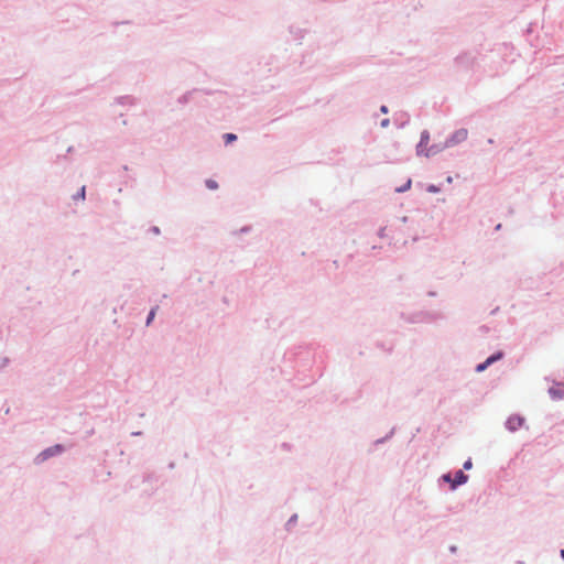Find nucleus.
<instances>
[{"mask_svg": "<svg viewBox=\"0 0 564 564\" xmlns=\"http://www.w3.org/2000/svg\"><path fill=\"white\" fill-rule=\"evenodd\" d=\"M394 433H395V427H392V429L390 430V432H389V433H387V435H386L384 437H388V441H389L390 438H392V436L394 435Z\"/></svg>", "mask_w": 564, "mask_h": 564, "instance_id": "30", "label": "nucleus"}, {"mask_svg": "<svg viewBox=\"0 0 564 564\" xmlns=\"http://www.w3.org/2000/svg\"><path fill=\"white\" fill-rule=\"evenodd\" d=\"M560 556L562 557V560H564V549L560 550Z\"/></svg>", "mask_w": 564, "mask_h": 564, "instance_id": "37", "label": "nucleus"}, {"mask_svg": "<svg viewBox=\"0 0 564 564\" xmlns=\"http://www.w3.org/2000/svg\"><path fill=\"white\" fill-rule=\"evenodd\" d=\"M131 435L132 436H141L142 432L141 431L132 432Z\"/></svg>", "mask_w": 564, "mask_h": 564, "instance_id": "32", "label": "nucleus"}, {"mask_svg": "<svg viewBox=\"0 0 564 564\" xmlns=\"http://www.w3.org/2000/svg\"><path fill=\"white\" fill-rule=\"evenodd\" d=\"M446 148H448L446 141L444 143H434L425 150L424 156H426V158L434 156V155L441 153L442 151H444Z\"/></svg>", "mask_w": 564, "mask_h": 564, "instance_id": "8", "label": "nucleus"}, {"mask_svg": "<svg viewBox=\"0 0 564 564\" xmlns=\"http://www.w3.org/2000/svg\"><path fill=\"white\" fill-rule=\"evenodd\" d=\"M447 182H448V183H451V182H452V177H451V176H448V177H447Z\"/></svg>", "mask_w": 564, "mask_h": 564, "instance_id": "45", "label": "nucleus"}, {"mask_svg": "<svg viewBox=\"0 0 564 564\" xmlns=\"http://www.w3.org/2000/svg\"><path fill=\"white\" fill-rule=\"evenodd\" d=\"M426 191L429 193L436 194V193L441 192V187L435 185V184H429L427 187H426Z\"/></svg>", "mask_w": 564, "mask_h": 564, "instance_id": "22", "label": "nucleus"}, {"mask_svg": "<svg viewBox=\"0 0 564 564\" xmlns=\"http://www.w3.org/2000/svg\"><path fill=\"white\" fill-rule=\"evenodd\" d=\"M65 452H66V447L63 444H55L53 446H50V447L43 449L41 453H39L34 458V464L41 465L44 462H46L47 459H50L52 457L59 456Z\"/></svg>", "mask_w": 564, "mask_h": 564, "instance_id": "2", "label": "nucleus"}, {"mask_svg": "<svg viewBox=\"0 0 564 564\" xmlns=\"http://www.w3.org/2000/svg\"><path fill=\"white\" fill-rule=\"evenodd\" d=\"M94 434V430L87 432V436H91Z\"/></svg>", "mask_w": 564, "mask_h": 564, "instance_id": "40", "label": "nucleus"}, {"mask_svg": "<svg viewBox=\"0 0 564 564\" xmlns=\"http://www.w3.org/2000/svg\"><path fill=\"white\" fill-rule=\"evenodd\" d=\"M547 393L553 401L563 400L564 382H554V384L549 388Z\"/></svg>", "mask_w": 564, "mask_h": 564, "instance_id": "5", "label": "nucleus"}, {"mask_svg": "<svg viewBox=\"0 0 564 564\" xmlns=\"http://www.w3.org/2000/svg\"><path fill=\"white\" fill-rule=\"evenodd\" d=\"M174 467H175V463H174V462H171V463L169 464V468L173 469Z\"/></svg>", "mask_w": 564, "mask_h": 564, "instance_id": "38", "label": "nucleus"}, {"mask_svg": "<svg viewBox=\"0 0 564 564\" xmlns=\"http://www.w3.org/2000/svg\"><path fill=\"white\" fill-rule=\"evenodd\" d=\"M400 317L409 324L433 323L444 318L442 313L431 311H419L410 314L401 313Z\"/></svg>", "mask_w": 564, "mask_h": 564, "instance_id": "1", "label": "nucleus"}, {"mask_svg": "<svg viewBox=\"0 0 564 564\" xmlns=\"http://www.w3.org/2000/svg\"><path fill=\"white\" fill-rule=\"evenodd\" d=\"M377 235L379 238H384L386 237V227L379 228Z\"/></svg>", "mask_w": 564, "mask_h": 564, "instance_id": "27", "label": "nucleus"}, {"mask_svg": "<svg viewBox=\"0 0 564 564\" xmlns=\"http://www.w3.org/2000/svg\"><path fill=\"white\" fill-rule=\"evenodd\" d=\"M412 186V180L408 178V181L402 185L395 188L397 193H405L408 192Z\"/></svg>", "mask_w": 564, "mask_h": 564, "instance_id": "17", "label": "nucleus"}, {"mask_svg": "<svg viewBox=\"0 0 564 564\" xmlns=\"http://www.w3.org/2000/svg\"><path fill=\"white\" fill-rule=\"evenodd\" d=\"M223 139H224L225 144L229 145V144L234 143L235 141H237L238 137L235 133L227 132L223 135Z\"/></svg>", "mask_w": 564, "mask_h": 564, "instance_id": "15", "label": "nucleus"}, {"mask_svg": "<svg viewBox=\"0 0 564 564\" xmlns=\"http://www.w3.org/2000/svg\"><path fill=\"white\" fill-rule=\"evenodd\" d=\"M500 228H501V224H498V225L496 226V230H499Z\"/></svg>", "mask_w": 564, "mask_h": 564, "instance_id": "42", "label": "nucleus"}, {"mask_svg": "<svg viewBox=\"0 0 564 564\" xmlns=\"http://www.w3.org/2000/svg\"><path fill=\"white\" fill-rule=\"evenodd\" d=\"M430 142V132L427 130H423L420 135V141L416 144V155H424L425 150L427 149V144Z\"/></svg>", "mask_w": 564, "mask_h": 564, "instance_id": "6", "label": "nucleus"}, {"mask_svg": "<svg viewBox=\"0 0 564 564\" xmlns=\"http://www.w3.org/2000/svg\"><path fill=\"white\" fill-rule=\"evenodd\" d=\"M410 121V116L406 112H401L399 116L394 117V124L399 129H403Z\"/></svg>", "mask_w": 564, "mask_h": 564, "instance_id": "10", "label": "nucleus"}, {"mask_svg": "<svg viewBox=\"0 0 564 564\" xmlns=\"http://www.w3.org/2000/svg\"><path fill=\"white\" fill-rule=\"evenodd\" d=\"M440 481L446 482L449 485V489L452 490V484L454 481L452 473H445L440 477Z\"/></svg>", "mask_w": 564, "mask_h": 564, "instance_id": "16", "label": "nucleus"}, {"mask_svg": "<svg viewBox=\"0 0 564 564\" xmlns=\"http://www.w3.org/2000/svg\"><path fill=\"white\" fill-rule=\"evenodd\" d=\"M387 442H388V437H384V436H383V437H381V438L376 440V441L373 442V444H372V445H373V446H379V445L384 444V443H387Z\"/></svg>", "mask_w": 564, "mask_h": 564, "instance_id": "26", "label": "nucleus"}, {"mask_svg": "<svg viewBox=\"0 0 564 564\" xmlns=\"http://www.w3.org/2000/svg\"><path fill=\"white\" fill-rule=\"evenodd\" d=\"M427 295H429V296H436V292H435V291H429V292H427Z\"/></svg>", "mask_w": 564, "mask_h": 564, "instance_id": "35", "label": "nucleus"}, {"mask_svg": "<svg viewBox=\"0 0 564 564\" xmlns=\"http://www.w3.org/2000/svg\"><path fill=\"white\" fill-rule=\"evenodd\" d=\"M505 357V352L502 350H497L495 351L494 354H491L490 356H488L487 358L492 362H497L501 359H503Z\"/></svg>", "mask_w": 564, "mask_h": 564, "instance_id": "14", "label": "nucleus"}, {"mask_svg": "<svg viewBox=\"0 0 564 564\" xmlns=\"http://www.w3.org/2000/svg\"><path fill=\"white\" fill-rule=\"evenodd\" d=\"M485 364L488 367H490L491 365H494L488 358L485 359Z\"/></svg>", "mask_w": 564, "mask_h": 564, "instance_id": "33", "label": "nucleus"}, {"mask_svg": "<svg viewBox=\"0 0 564 564\" xmlns=\"http://www.w3.org/2000/svg\"><path fill=\"white\" fill-rule=\"evenodd\" d=\"M150 231L154 235H160L161 234V229L158 227V226H152L150 228Z\"/></svg>", "mask_w": 564, "mask_h": 564, "instance_id": "28", "label": "nucleus"}, {"mask_svg": "<svg viewBox=\"0 0 564 564\" xmlns=\"http://www.w3.org/2000/svg\"><path fill=\"white\" fill-rule=\"evenodd\" d=\"M488 143H489V144H492V143H494V140H492V139H488Z\"/></svg>", "mask_w": 564, "mask_h": 564, "instance_id": "44", "label": "nucleus"}, {"mask_svg": "<svg viewBox=\"0 0 564 564\" xmlns=\"http://www.w3.org/2000/svg\"><path fill=\"white\" fill-rule=\"evenodd\" d=\"M453 479L452 490H456L459 486H463L468 481L469 476L465 474L464 470L458 469L455 471Z\"/></svg>", "mask_w": 564, "mask_h": 564, "instance_id": "7", "label": "nucleus"}, {"mask_svg": "<svg viewBox=\"0 0 564 564\" xmlns=\"http://www.w3.org/2000/svg\"><path fill=\"white\" fill-rule=\"evenodd\" d=\"M498 310H499L498 307H497V308H495V310L491 312V314H497V311H498Z\"/></svg>", "mask_w": 564, "mask_h": 564, "instance_id": "43", "label": "nucleus"}, {"mask_svg": "<svg viewBox=\"0 0 564 564\" xmlns=\"http://www.w3.org/2000/svg\"><path fill=\"white\" fill-rule=\"evenodd\" d=\"M390 124V119H382L380 122L381 128H387Z\"/></svg>", "mask_w": 564, "mask_h": 564, "instance_id": "29", "label": "nucleus"}, {"mask_svg": "<svg viewBox=\"0 0 564 564\" xmlns=\"http://www.w3.org/2000/svg\"><path fill=\"white\" fill-rule=\"evenodd\" d=\"M380 112H381V113H384V115H386V113H388V112H389V108H388V106H386V105H381V106H380Z\"/></svg>", "mask_w": 564, "mask_h": 564, "instance_id": "31", "label": "nucleus"}, {"mask_svg": "<svg viewBox=\"0 0 564 564\" xmlns=\"http://www.w3.org/2000/svg\"><path fill=\"white\" fill-rule=\"evenodd\" d=\"M486 369H487V366H486L485 361L479 362L475 367V371L478 372V373L484 372Z\"/></svg>", "mask_w": 564, "mask_h": 564, "instance_id": "23", "label": "nucleus"}, {"mask_svg": "<svg viewBox=\"0 0 564 564\" xmlns=\"http://www.w3.org/2000/svg\"><path fill=\"white\" fill-rule=\"evenodd\" d=\"M525 423V417L520 414H511L505 422V427L511 432H517Z\"/></svg>", "mask_w": 564, "mask_h": 564, "instance_id": "3", "label": "nucleus"}, {"mask_svg": "<svg viewBox=\"0 0 564 564\" xmlns=\"http://www.w3.org/2000/svg\"><path fill=\"white\" fill-rule=\"evenodd\" d=\"M474 57L470 54L464 53L455 58V63L460 66L468 67L473 64Z\"/></svg>", "mask_w": 564, "mask_h": 564, "instance_id": "9", "label": "nucleus"}, {"mask_svg": "<svg viewBox=\"0 0 564 564\" xmlns=\"http://www.w3.org/2000/svg\"><path fill=\"white\" fill-rule=\"evenodd\" d=\"M297 522V514L294 513L290 517V519L285 523V529L289 531L293 525H295Z\"/></svg>", "mask_w": 564, "mask_h": 564, "instance_id": "19", "label": "nucleus"}, {"mask_svg": "<svg viewBox=\"0 0 564 564\" xmlns=\"http://www.w3.org/2000/svg\"><path fill=\"white\" fill-rule=\"evenodd\" d=\"M463 468H464V470H469V469L473 468V460H471V458H468V459H466L464 462Z\"/></svg>", "mask_w": 564, "mask_h": 564, "instance_id": "24", "label": "nucleus"}, {"mask_svg": "<svg viewBox=\"0 0 564 564\" xmlns=\"http://www.w3.org/2000/svg\"><path fill=\"white\" fill-rule=\"evenodd\" d=\"M85 198H86V186L84 185L78 189V192L75 195H73V199L74 200H78V199L84 200Z\"/></svg>", "mask_w": 564, "mask_h": 564, "instance_id": "18", "label": "nucleus"}, {"mask_svg": "<svg viewBox=\"0 0 564 564\" xmlns=\"http://www.w3.org/2000/svg\"><path fill=\"white\" fill-rule=\"evenodd\" d=\"M408 220H409V217H408V216H403V217H401V221H402V223H404V224H405V223H408Z\"/></svg>", "mask_w": 564, "mask_h": 564, "instance_id": "34", "label": "nucleus"}, {"mask_svg": "<svg viewBox=\"0 0 564 564\" xmlns=\"http://www.w3.org/2000/svg\"><path fill=\"white\" fill-rule=\"evenodd\" d=\"M205 185L208 189H213V191H215L219 187L218 183L212 178L206 180Z\"/></svg>", "mask_w": 564, "mask_h": 564, "instance_id": "20", "label": "nucleus"}, {"mask_svg": "<svg viewBox=\"0 0 564 564\" xmlns=\"http://www.w3.org/2000/svg\"><path fill=\"white\" fill-rule=\"evenodd\" d=\"M467 135H468V131L467 129L465 128H460L456 131H454L447 139H446V143L448 145V148L451 147H454L456 144H459L462 143L463 141H465L467 139Z\"/></svg>", "mask_w": 564, "mask_h": 564, "instance_id": "4", "label": "nucleus"}, {"mask_svg": "<svg viewBox=\"0 0 564 564\" xmlns=\"http://www.w3.org/2000/svg\"><path fill=\"white\" fill-rule=\"evenodd\" d=\"M159 310V305H155L153 306L149 313H148V316H147V319H145V325L147 326H150L151 323L153 322V319L155 318V315H156V311Z\"/></svg>", "mask_w": 564, "mask_h": 564, "instance_id": "13", "label": "nucleus"}, {"mask_svg": "<svg viewBox=\"0 0 564 564\" xmlns=\"http://www.w3.org/2000/svg\"><path fill=\"white\" fill-rule=\"evenodd\" d=\"M195 91H196V89L191 90V91H186L185 94H183L182 96L178 97L177 102L181 104V105L188 104L191 101V99H192L193 93H195Z\"/></svg>", "mask_w": 564, "mask_h": 564, "instance_id": "12", "label": "nucleus"}, {"mask_svg": "<svg viewBox=\"0 0 564 564\" xmlns=\"http://www.w3.org/2000/svg\"><path fill=\"white\" fill-rule=\"evenodd\" d=\"M456 550H457V546H455V545H452V546L449 547V551H451L452 553H455V552H456Z\"/></svg>", "mask_w": 564, "mask_h": 564, "instance_id": "36", "label": "nucleus"}, {"mask_svg": "<svg viewBox=\"0 0 564 564\" xmlns=\"http://www.w3.org/2000/svg\"><path fill=\"white\" fill-rule=\"evenodd\" d=\"M290 32L292 34H295V36L299 37V39L303 37L302 30H300V29L294 30L293 26H290Z\"/></svg>", "mask_w": 564, "mask_h": 564, "instance_id": "25", "label": "nucleus"}, {"mask_svg": "<svg viewBox=\"0 0 564 564\" xmlns=\"http://www.w3.org/2000/svg\"><path fill=\"white\" fill-rule=\"evenodd\" d=\"M251 230H252V226L246 225V226L241 227L239 230H235L232 234L234 235H245V234H249Z\"/></svg>", "mask_w": 564, "mask_h": 564, "instance_id": "21", "label": "nucleus"}, {"mask_svg": "<svg viewBox=\"0 0 564 564\" xmlns=\"http://www.w3.org/2000/svg\"><path fill=\"white\" fill-rule=\"evenodd\" d=\"M8 364H9V358H4V359H3V365L6 366V365H8Z\"/></svg>", "mask_w": 564, "mask_h": 564, "instance_id": "39", "label": "nucleus"}, {"mask_svg": "<svg viewBox=\"0 0 564 564\" xmlns=\"http://www.w3.org/2000/svg\"><path fill=\"white\" fill-rule=\"evenodd\" d=\"M73 150H74V148H73V147H69V148L67 149V153L73 152Z\"/></svg>", "mask_w": 564, "mask_h": 564, "instance_id": "41", "label": "nucleus"}, {"mask_svg": "<svg viewBox=\"0 0 564 564\" xmlns=\"http://www.w3.org/2000/svg\"><path fill=\"white\" fill-rule=\"evenodd\" d=\"M116 102L118 105H122V106H124V105H134L135 104V99L132 96L127 95V96L117 97L116 98Z\"/></svg>", "mask_w": 564, "mask_h": 564, "instance_id": "11", "label": "nucleus"}, {"mask_svg": "<svg viewBox=\"0 0 564 564\" xmlns=\"http://www.w3.org/2000/svg\"><path fill=\"white\" fill-rule=\"evenodd\" d=\"M516 564H523V562H522V561H517V563H516Z\"/></svg>", "mask_w": 564, "mask_h": 564, "instance_id": "46", "label": "nucleus"}]
</instances>
